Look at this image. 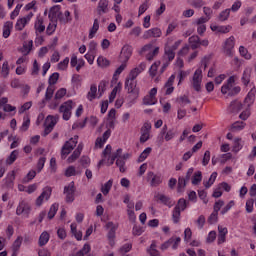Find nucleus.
I'll list each match as a JSON object with an SVG mask.
<instances>
[{
  "label": "nucleus",
  "mask_w": 256,
  "mask_h": 256,
  "mask_svg": "<svg viewBox=\"0 0 256 256\" xmlns=\"http://www.w3.org/2000/svg\"><path fill=\"white\" fill-rule=\"evenodd\" d=\"M73 110V100H68L60 105L59 113H63L62 119L69 121L71 119V111Z\"/></svg>",
  "instance_id": "obj_1"
},
{
  "label": "nucleus",
  "mask_w": 256,
  "mask_h": 256,
  "mask_svg": "<svg viewBox=\"0 0 256 256\" xmlns=\"http://www.w3.org/2000/svg\"><path fill=\"white\" fill-rule=\"evenodd\" d=\"M223 53L226 57H233V49H235V36L227 38L222 46Z\"/></svg>",
  "instance_id": "obj_2"
},
{
  "label": "nucleus",
  "mask_w": 256,
  "mask_h": 256,
  "mask_svg": "<svg viewBox=\"0 0 256 256\" xmlns=\"http://www.w3.org/2000/svg\"><path fill=\"white\" fill-rule=\"evenodd\" d=\"M202 81H203V71L201 69H197L194 72L193 79H192V87L194 91H197V93L201 92Z\"/></svg>",
  "instance_id": "obj_3"
},
{
  "label": "nucleus",
  "mask_w": 256,
  "mask_h": 256,
  "mask_svg": "<svg viewBox=\"0 0 256 256\" xmlns=\"http://www.w3.org/2000/svg\"><path fill=\"white\" fill-rule=\"evenodd\" d=\"M75 182L72 181L69 183L68 186L64 187V194L66 195V203H73L75 201Z\"/></svg>",
  "instance_id": "obj_4"
},
{
  "label": "nucleus",
  "mask_w": 256,
  "mask_h": 256,
  "mask_svg": "<svg viewBox=\"0 0 256 256\" xmlns=\"http://www.w3.org/2000/svg\"><path fill=\"white\" fill-rule=\"evenodd\" d=\"M132 55H133V47L129 44H126L122 47L119 57L122 63H127V61L131 59Z\"/></svg>",
  "instance_id": "obj_5"
},
{
  "label": "nucleus",
  "mask_w": 256,
  "mask_h": 256,
  "mask_svg": "<svg viewBox=\"0 0 256 256\" xmlns=\"http://www.w3.org/2000/svg\"><path fill=\"white\" fill-rule=\"evenodd\" d=\"M75 147H77V141H73V138L66 141L61 149V156L67 157V155H69V153H71Z\"/></svg>",
  "instance_id": "obj_6"
},
{
  "label": "nucleus",
  "mask_w": 256,
  "mask_h": 256,
  "mask_svg": "<svg viewBox=\"0 0 256 256\" xmlns=\"http://www.w3.org/2000/svg\"><path fill=\"white\" fill-rule=\"evenodd\" d=\"M125 89L128 93H132L136 98L139 97V88L137 87V80H125Z\"/></svg>",
  "instance_id": "obj_7"
},
{
  "label": "nucleus",
  "mask_w": 256,
  "mask_h": 256,
  "mask_svg": "<svg viewBox=\"0 0 256 256\" xmlns=\"http://www.w3.org/2000/svg\"><path fill=\"white\" fill-rule=\"evenodd\" d=\"M45 123H48V125H46L44 132H43V137H47V135H49V133H51V131H53V127H55V125H57V120L51 116L48 115L46 117Z\"/></svg>",
  "instance_id": "obj_8"
},
{
  "label": "nucleus",
  "mask_w": 256,
  "mask_h": 256,
  "mask_svg": "<svg viewBox=\"0 0 256 256\" xmlns=\"http://www.w3.org/2000/svg\"><path fill=\"white\" fill-rule=\"evenodd\" d=\"M147 181H149L150 187H159V184L163 183L161 176L156 175L154 172L147 173Z\"/></svg>",
  "instance_id": "obj_9"
},
{
  "label": "nucleus",
  "mask_w": 256,
  "mask_h": 256,
  "mask_svg": "<svg viewBox=\"0 0 256 256\" xmlns=\"http://www.w3.org/2000/svg\"><path fill=\"white\" fill-rule=\"evenodd\" d=\"M23 213H26V215L31 213V206L25 200L20 201L16 209V215H23Z\"/></svg>",
  "instance_id": "obj_10"
},
{
  "label": "nucleus",
  "mask_w": 256,
  "mask_h": 256,
  "mask_svg": "<svg viewBox=\"0 0 256 256\" xmlns=\"http://www.w3.org/2000/svg\"><path fill=\"white\" fill-rule=\"evenodd\" d=\"M161 135H165L164 136L165 141H171V139H174L175 135H177V129L172 128L167 131V124H165L161 130Z\"/></svg>",
  "instance_id": "obj_11"
},
{
  "label": "nucleus",
  "mask_w": 256,
  "mask_h": 256,
  "mask_svg": "<svg viewBox=\"0 0 256 256\" xmlns=\"http://www.w3.org/2000/svg\"><path fill=\"white\" fill-rule=\"evenodd\" d=\"M96 11L99 16L109 13V0H99Z\"/></svg>",
  "instance_id": "obj_12"
},
{
  "label": "nucleus",
  "mask_w": 256,
  "mask_h": 256,
  "mask_svg": "<svg viewBox=\"0 0 256 256\" xmlns=\"http://www.w3.org/2000/svg\"><path fill=\"white\" fill-rule=\"evenodd\" d=\"M161 35H163V32L159 28L155 27L145 31L143 34V39H151V37L157 38L161 37Z\"/></svg>",
  "instance_id": "obj_13"
},
{
  "label": "nucleus",
  "mask_w": 256,
  "mask_h": 256,
  "mask_svg": "<svg viewBox=\"0 0 256 256\" xmlns=\"http://www.w3.org/2000/svg\"><path fill=\"white\" fill-rule=\"evenodd\" d=\"M118 227L119 226L113 222H108L106 224V229H109L108 235H107L109 241H113L115 239V233H116Z\"/></svg>",
  "instance_id": "obj_14"
},
{
  "label": "nucleus",
  "mask_w": 256,
  "mask_h": 256,
  "mask_svg": "<svg viewBox=\"0 0 256 256\" xmlns=\"http://www.w3.org/2000/svg\"><path fill=\"white\" fill-rule=\"evenodd\" d=\"M61 13V6L55 5L50 8V12L48 14V19L53 23V21L57 22V15Z\"/></svg>",
  "instance_id": "obj_15"
},
{
  "label": "nucleus",
  "mask_w": 256,
  "mask_h": 256,
  "mask_svg": "<svg viewBox=\"0 0 256 256\" xmlns=\"http://www.w3.org/2000/svg\"><path fill=\"white\" fill-rule=\"evenodd\" d=\"M227 233H229L227 227L218 226V245L225 243Z\"/></svg>",
  "instance_id": "obj_16"
},
{
  "label": "nucleus",
  "mask_w": 256,
  "mask_h": 256,
  "mask_svg": "<svg viewBox=\"0 0 256 256\" xmlns=\"http://www.w3.org/2000/svg\"><path fill=\"white\" fill-rule=\"evenodd\" d=\"M255 95H256V89L253 87L247 94L246 98L244 99V103L247 104V107H251L253 103H255Z\"/></svg>",
  "instance_id": "obj_17"
},
{
  "label": "nucleus",
  "mask_w": 256,
  "mask_h": 256,
  "mask_svg": "<svg viewBox=\"0 0 256 256\" xmlns=\"http://www.w3.org/2000/svg\"><path fill=\"white\" fill-rule=\"evenodd\" d=\"M189 43H190V47L193 51H195V49H199V47H201V38H199V36L194 35L191 36L188 39Z\"/></svg>",
  "instance_id": "obj_18"
},
{
  "label": "nucleus",
  "mask_w": 256,
  "mask_h": 256,
  "mask_svg": "<svg viewBox=\"0 0 256 256\" xmlns=\"http://www.w3.org/2000/svg\"><path fill=\"white\" fill-rule=\"evenodd\" d=\"M14 181H15V170H12L7 174V177L5 178L6 187H8L9 189H13V185H15Z\"/></svg>",
  "instance_id": "obj_19"
},
{
  "label": "nucleus",
  "mask_w": 256,
  "mask_h": 256,
  "mask_svg": "<svg viewBox=\"0 0 256 256\" xmlns=\"http://www.w3.org/2000/svg\"><path fill=\"white\" fill-rule=\"evenodd\" d=\"M156 198H158V201L162 202L163 205H166L167 207H173L174 205V202L171 201V198L165 194H158L156 195Z\"/></svg>",
  "instance_id": "obj_20"
},
{
  "label": "nucleus",
  "mask_w": 256,
  "mask_h": 256,
  "mask_svg": "<svg viewBox=\"0 0 256 256\" xmlns=\"http://www.w3.org/2000/svg\"><path fill=\"white\" fill-rule=\"evenodd\" d=\"M11 29H13V22H11V21L5 22L4 27H3L4 39L9 38V36L11 35Z\"/></svg>",
  "instance_id": "obj_21"
},
{
  "label": "nucleus",
  "mask_w": 256,
  "mask_h": 256,
  "mask_svg": "<svg viewBox=\"0 0 256 256\" xmlns=\"http://www.w3.org/2000/svg\"><path fill=\"white\" fill-rule=\"evenodd\" d=\"M86 97L88 101H93L94 99H97V85L92 84L90 86V91L87 93Z\"/></svg>",
  "instance_id": "obj_22"
},
{
  "label": "nucleus",
  "mask_w": 256,
  "mask_h": 256,
  "mask_svg": "<svg viewBox=\"0 0 256 256\" xmlns=\"http://www.w3.org/2000/svg\"><path fill=\"white\" fill-rule=\"evenodd\" d=\"M34 28L36 31V35H37V33H43L45 31V25L43 24V18H37V20L34 24Z\"/></svg>",
  "instance_id": "obj_23"
},
{
  "label": "nucleus",
  "mask_w": 256,
  "mask_h": 256,
  "mask_svg": "<svg viewBox=\"0 0 256 256\" xmlns=\"http://www.w3.org/2000/svg\"><path fill=\"white\" fill-rule=\"evenodd\" d=\"M47 243H49V234L47 231H44L39 237L38 245L39 247H44V245H47Z\"/></svg>",
  "instance_id": "obj_24"
},
{
  "label": "nucleus",
  "mask_w": 256,
  "mask_h": 256,
  "mask_svg": "<svg viewBox=\"0 0 256 256\" xmlns=\"http://www.w3.org/2000/svg\"><path fill=\"white\" fill-rule=\"evenodd\" d=\"M97 31H99V19H94V23L92 28L89 31V39H93V37H95V34L97 33Z\"/></svg>",
  "instance_id": "obj_25"
},
{
  "label": "nucleus",
  "mask_w": 256,
  "mask_h": 256,
  "mask_svg": "<svg viewBox=\"0 0 256 256\" xmlns=\"http://www.w3.org/2000/svg\"><path fill=\"white\" fill-rule=\"evenodd\" d=\"M17 157H19V150H13L6 159L7 165H13L14 161H17Z\"/></svg>",
  "instance_id": "obj_26"
},
{
  "label": "nucleus",
  "mask_w": 256,
  "mask_h": 256,
  "mask_svg": "<svg viewBox=\"0 0 256 256\" xmlns=\"http://www.w3.org/2000/svg\"><path fill=\"white\" fill-rule=\"evenodd\" d=\"M111 187H113V179L108 180L102 187L101 192L103 195H109V192L111 191Z\"/></svg>",
  "instance_id": "obj_27"
},
{
  "label": "nucleus",
  "mask_w": 256,
  "mask_h": 256,
  "mask_svg": "<svg viewBox=\"0 0 256 256\" xmlns=\"http://www.w3.org/2000/svg\"><path fill=\"white\" fill-rule=\"evenodd\" d=\"M230 107L232 109L233 113H239V111H241V109H243V103L234 100L230 103Z\"/></svg>",
  "instance_id": "obj_28"
},
{
  "label": "nucleus",
  "mask_w": 256,
  "mask_h": 256,
  "mask_svg": "<svg viewBox=\"0 0 256 256\" xmlns=\"http://www.w3.org/2000/svg\"><path fill=\"white\" fill-rule=\"evenodd\" d=\"M32 49H33V40H30L28 44H23V47L20 49V52L24 53V55H29Z\"/></svg>",
  "instance_id": "obj_29"
},
{
  "label": "nucleus",
  "mask_w": 256,
  "mask_h": 256,
  "mask_svg": "<svg viewBox=\"0 0 256 256\" xmlns=\"http://www.w3.org/2000/svg\"><path fill=\"white\" fill-rule=\"evenodd\" d=\"M185 187H187V180L183 177L178 178L177 192L183 193Z\"/></svg>",
  "instance_id": "obj_30"
},
{
  "label": "nucleus",
  "mask_w": 256,
  "mask_h": 256,
  "mask_svg": "<svg viewBox=\"0 0 256 256\" xmlns=\"http://www.w3.org/2000/svg\"><path fill=\"white\" fill-rule=\"evenodd\" d=\"M203 180V173L201 171H197L194 173L192 177V185H199V183Z\"/></svg>",
  "instance_id": "obj_31"
},
{
  "label": "nucleus",
  "mask_w": 256,
  "mask_h": 256,
  "mask_svg": "<svg viewBox=\"0 0 256 256\" xmlns=\"http://www.w3.org/2000/svg\"><path fill=\"white\" fill-rule=\"evenodd\" d=\"M151 151H153V149L151 147H147L138 157V163H143V161L149 157V155L151 154Z\"/></svg>",
  "instance_id": "obj_32"
},
{
  "label": "nucleus",
  "mask_w": 256,
  "mask_h": 256,
  "mask_svg": "<svg viewBox=\"0 0 256 256\" xmlns=\"http://www.w3.org/2000/svg\"><path fill=\"white\" fill-rule=\"evenodd\" d=\"M141 73V70L139 68H134L130 71L128 77L126 79L130 81H136L137 77H139V74Z\"/></svg>",
  "instance_id": "obj_33"
},
{
  "label": "nucleus",
  "mask_w": 256,
  "mask_h": 256,
  "mask_svg": "<svg viewBox=\"0 0 256 256\" xmlns=\"http://www.w3.org/2000/svg\"><path fill=\"white\" fill-rule=\"evenodd\" d=\"M57 211H59V204L57 203L52 204L48 212V219H53V217L57 215Z\"/></svg>",
  "instance_id": "obj_34"
},
{
  "label": "nucleus",
  "mask_w": 256,
  "mask_h": 256,
  "mask_svg": "<svg viewBox=\"0 0 256 256\" xmlns=\"http://www.w3.org/2000/svg\"><path fill=\"white\" fill-rule=\"evenodd\" d=\"M172 219H173V223L175 224L179 223L181 219V210H179V207H174L173 213H172Z\"/></svg>",
  "instance_id": "obj_35"
},
{
  "label": "nucleus",
  "mask_w": 256,
  "mask_h": 256,
  "mask_svg": "<svg viewBox=\"0 0 256 256\" xmlns=\"http://www.w3.org/2000/svg\"><path fill=\"white\" fill-rule=\"evenodd\" d=\"M157 104V98H153L149 95L144 96L142 100V105H156Z\"/></svg>",
  "instance_id": "obj_36"
},
{
  "label": "nucleus",
  "mask_w": 256,
  "mask_h": 256,
  "mask_svg": "<svg viewBox=\"0 0 256 256\" xmlns=\"http://www.w3.org/2000/svg\"><path fill=\"white\" fill-rule=\"evenodd\" d=\"M36 176L37 172L35 170H31L27 173L26 177L22 179V183H29L30 181H33Z\"/></svg>",
  "instance_id": "obj_37"
},
{
  "label": "nucleus",
  "mask_w": 256,
  "mask_h": 256,
  "mask_svg": "<svg viewBox=\"0 0 256 256\" xmlns=\"http://www.w3.org/2000/svg\"><path fill=\"white\" fill-rule=\"evenodd\" d=\"M242 83L247 86L251 83V71L245 70L242 75Z\"/></svg>",
  "instance_id": "obj_38"
},
{
  "label": "nucleus",
  "mask_w": 256,
  "mask_h": 256,
  "mask_svg": "<svg viewBox=\"0 0 256 256\" xmlns=\"http://www.w3.org/2000/svg\"><path fill=\"white\" fill-rule=\"evenodd\" d=\"M27 25V20L20 18L17 20L15 24L16 31H23L25 29V26Z\"/></svg>",
  "instance_id": "obj_39"
},
{
  "label": "nucleus",
  "mask_w": 256,
  "mask_h": 256,
  "mask_svg": "<svg viewBox=\"0 0 256 256\" xmlns=\"http://www.w3.org/2000/svg\"><path fill=\"white\" fill-rule=\"evenodd\" d=\"M176 103H179V105L185 107V105H189V103H191V100H189V97H187V95H183L176 99Z\"/></svg>",
  "instance_id": "obj_40"
},
{
  "label": "nucleus",
  "mask_w": 256,
  "mask_h": 256,
  "mask_svg": "<svg viewBox=\"0 0 256 256\" xmlns=\"http://www.w3.org/2000/svg\"><path fill=\"white\" fill-rule=\"evenodd\" d=\"M51 193H53V189L49 186L45 187L40 194L46 201H49L51 198Z\"/></svg>",
  "instance_id": "obj_41"
},
{
  "label": "nucleus",
  "mask_w": 256,
  "mask_h": 256,
  "mask_svg": "<svg viewBox=\"0 0 256 256\" xmlns=\"http://www.w3.org/2000/svg\"><path fill=\"white\" fill-rule=\"evenodd\" d=\"M229 15H231V9L223 10L218 16V21H227V19H229Z\"/></svg>",
  "instance_id": "obj_42"
},
{
  "label": "nucleus",
  "mask_w": 256,
  "mask_h": 256,
  "mask_svg": "<svg viewBox=\"0 0 256 256\" xmlns=\"http://www.w3.org/2000/svg\"><path fill=\"white\" fill-rule=\"evenodd\" d=\"M91 251V245L89 244H84L83 248L81 250H79L75 256H85L87 255V253H89Z\"/></svg>",
  "instance_id": "obj_43"
},
{
  "label": "nucleus",
  "mask_w": 256,
  "mask_h": 256,
  "mask_svg": "<svg viewBox=\"0 0 256 256\" xmlns=\"http://www.w3.org/2000/svg\"><path fill=\"white\" fill-rule=\"evenodd\" d=\"M109 60L103 56H99L97 59V65L98 67H109Z\"/></svg>",
  "instance_id": "obj_44"
},
{
  "label": "nucleus",
  "mask_w": 256,
  "mask_h": 256,
  "mask_svg": "<svg viewBox=\"0 0 256 256\" xmlns=\"http://www.w3.org/2000/svg\"><path fill=\"white\" fill-rule=\"evenodd\" d=\"M57 81H59V73L54 72L48 79V83L50 87H53V85H56Z\"/></svg>",
  "instance_id": "obj_45"
},
{
  "label": "nucleus",
  "mask_w": 256,
  "mask_h": 256,
  "mask_svg": "<svg viewBox=\"0 0 256 256\" xmlns=\"http://www.w3.org/2000/svg\"><path fill=\"white\" fill-rule=\"evenodd\" d=\"M217 179V172H213L207 182H204V186L206 189H209L213 183H215V180Z\"/></svg>",
  "instance_id": "obj_46"
},
{
  "label": "nucleus",
  "mask_w": 256,
  "mask_h": 256,
  "mask_svg": "<svg viewBox=\"0 0 256 256\" xmlns=\"http://www.w3.org/2000/svg\"><path fill=\"white\" fill-rule=\"evenodd\" d=\"M54 93H55V88L53 86H49L45 93V101H51V99H53Z\"/></svg>",
  "instance_id": "obj_47"
},
{
  "label": "nucleus",
  "mask_w": 256,
  "mask_h": 256,
  "mask_svg": "<svg viewBox=\"0 0 256 256\" xmlns=\"http://www.w3.org/2000/svg\"><path fill=\"white\" fill-rule=\"evenodd\" d=\"M161 65V61L154 62L153 65L149 69L150 76L153 78L157 75V68Z\"/></svg>",
  "instance_id": "obj_48"
},
{
  "label": "nucleus",
  "mask_w": 256,
  "mask_h": 256,
  "mask_svg": "<svg viewBox=\"0 0 256 256\" xmlns=\"http://www.w3.org/2000/svg\"><path fill=\"white\" fill-rule=\"evenodd\" d=\"M116 165L119 167L120 173H125V171H127V168H125V160H123V158H117Z\"/></svg>",
  "instance_id": "obj_49"
},
{
  "label": "nucleus",
  "mask_w": 256,
  "mask_h": 256,
  "mask_svg": "<svg viewBox=\"0 0 256 256\" xmlns=\"http://www.w3.org/2000/svg\"><path fill=\"white\" fill-rule=\"evenodd\" d=\"M29 125H31V119L29 118V116H25L24 122H23L22 126L20 127V131H23V132L28 131Z\"/></svg>",
  "instance_id": "obj_50"
},
{
  "label": "nucleus",
  "mask_w": 256,
  "mask_h": 256,
  "mask_svg": "<svg viewBox=\"0 0 256 256\" xmlns=\"http://www.w3.org/2000/svg\"><path fill=\"white\" fill-rule=\"evenodd\" d=\"M175 207H178V211H185L187 209V201L184 198H180Z\"/></svg>",
  "instance_id": "obj_51"
},
{
  "label": "nucleus",
  "mask_w": 256,
  "mask_h": 256,
  "mask_svg": "<svg viewBox=\"0 0 256 256\" xmlns=\"http://www.w3.org/2000/svg\"><path fill=\"white\" fill-rule=\"evenodd\" d=\"M219 221V214L217 212H212L211 215L208 217V223L213 225Z\"/></svg>",
  "instance_id": "obj_52"
},
{
  "label": "nucleus",
  "mask_w": 256,
  "mask_h": 256,
  "mask_svg": "<svg viewBox=\"0 0 256 256\" xmlns=\"http://www.w3.org/2000/svg\"><path fill=\"white\" fill-rule=\"evenodd\" d=\"M243 148V145H241V139L240 138H235L234 139V145H233V151L235 153H239L241 149Z\"/></svg>",
  "instance_id": "obj_53"
},
{
  "label": "nucleus",
  "mask_w": 256,
  "mask_h": 256,
  "mask_svg": "<svg viewBox=\"0 0 256 256\" xmlns=\"http://www.w3.org/2000/svg\"><path fill=\"white\" fill-rule=\"evenodd\" d=\"M149 9V0H145L143 4L140 5L139 10H138V15L141 17L145 11Z\"/></svg>",
  "instance_id": "obj_54"
},
{
  "label": "nucleus",
  "mask_w": 256,
  "mask_h": 256,
  "mask_svg": "<svg viewBox=\"0 0 256 256\" xmlns=\"http://www.w3.org/2000/svg\"><path fill=\"white\" fill-rule=\"evenodd\" d=\"M79 157H81L80 152H78L77 150H74L72 155L68 157L67 161H68V163H73V162L77 161V159H79Z\"/></svg>",
  "instance_id": "obj_55"
},
{
  "label": "nucleus",
  "mask_w": 256,
  "mask_h": 256,
  "mask_svg": "<svg viewBox=\"0 0 256 256\" xmlns=\"http://www.w3.org/2000/svg\"><path fill=\"white\" fill-rule=\"evenodd\" d=\"M107 87V82L105 81H101L99 83V86H98V91H99V96H98V99H101V97H103V93H105V89Z\"/></svg>",
  "instance_id": "obj_56"
},
{
  "label": "nucleus",
  "mask_w": 256,
  "mask_h": 256,
  "mask_svg": "<svg viewBox=\"0 0 256 256\" xmlns=\"http://www.w3.org/2000/svg\"><path fill=\"white\" fill-rule=\"evenodd\" d=\"M239 53L242 57H245L246 59H251V54H249V51L244 46L239 47Z\"/></svg>",
  "instance_id": "obj_57"
},
{
  "label": "nucleus",
  "mask_w": 256,
  "mask_h": 256,
  "mask_svg": "<svg viewBox=\"0 0 256 256\" xmlns=\"http://www.w3.org/2000/svg\"><path fill=\"white\" fill-rule=\"evenodd\" d=\"M232 129L235 131H241V129H245V124L243 121H236L232 124Z\"/></svg>",
  "instance_id": "obj_58"
},
{
  "label": "nucleus",
  "mask_w": 256,
  "mask_h": 256,
  "mask_svg": "<svg viewBox=\"0 0 256 256\" xmlns=\"http://www.w3.org/2000/svg\"><path fill=\"white\" fill-rule=\"evenodd\" d=\"M1 73H2V77H8L9 75V62L5 61L2 65V70H1Z\"/></svg>",
  "instance_id": "obj_59"
},
{
  "label": "nucleus",
  "mask_w": 256,
  "mask_h": 256,
  "mask_svg": "<svg viewBox=\"0 0 256 256\" xmlns=\"http://www.w3.org/2000/svg\"><path fill=\"white\" fill-rule=\"evenodd\" d=\"M68 66H69V57H66L63 61H61L58 64V69H60V71H65V69H67Z\"/></svg>",
  "instance_id": "obj_60"
},
{
  "label": "nucleus",
  "mask_w": 256,
  "mask_h": 256,
  "mask_svg": "<svg viewBox=\"0 0 256 256\" xmlns=\"http://www.w3.org/2000/svg\"><path fill=\"white\" fill-rule=\"evenodd\" d=\"M165 55H167L169 61H173V59H175V51L171 48L165 49Z\"/></svg>",
  "instance_id": "obj_61"
},
{
  "label": "nucleus",
  "mask_w": 256,
  "mask_h": 256,
  "mask_svg": "<svg viewBox=\"0 0 256 256\" xmlns=\"http://www.w3.org/2000/svg\"><path fill=\"white\" fill-rule=\"evenodd\" d=\"M223 205H225V202L223 200H218L217 202H215L214 204V213H218L219 211H221V207H223Z\"/></svg>",
  "instance_id": "obj_62"
},
{
  "label": "nucleus",
  "mask_w": 256,
  "mask_h": 256,
  "mask_svg": "<svg viewBox=\"0 0 256 256\" xmlns=\"http://www.w3.org/2000/svg\"><path fill=\"white\" fill-rule=\"evenodd\" d=\"M39 63L37 62V60H34L33 62V67L31 70V75L35 76V75H39Z\"/></svg>",
  "instance_id": "obj_63"
},
{
  "label": "nucleus",
  "mask_w": 256,
  "mask_h": 256,
  "mask_svg": "<svg viewBox=\"0 0 256 256\" xmlns=\"http://www.w3.org/2000/svg\"><path fill=\"white\" fill-rule=\"evenodd\" d=\"M255 204V200L249 199L246 202V211L247 213H253V205Z\"/></svg>",
  "instance_id": "obj_64"
}]
</instances>
